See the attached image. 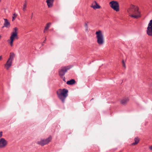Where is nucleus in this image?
Returning <instances> with one entry per match:
<instances>
[{
	"instance_id": "1",
	"label": "nucleus",
	"mask_w": 152,
	"mask_h": 152,
	"mask_svg": "<svg viewBox=\"0 0 152 152\" xmlns=\"http://www.w3.org/2000/svg\"><path fill=\"white\" fill-rule=\"evenodd\" d=\"M127 11L129 15L132 18L137 19L141 17L140 13L139 11L138 8L135 5H130Z\"/></svg>"
},
{
	"instance_id": "2",
	"label": "nucleus",
	"mask_w": 152,
	"mask_h": 152,
	"mask_svg": "<svg viewBox=\"0 0 152 152\" xmlns=\"http://www.w3.org/2000/svg\"><path fill=\"white\" fill-rule=\"evenodd\" d=\"M68 91L66 88L62 89H59L56 91L58 97L61 101L62 103L65 102V99L68 96Z\"/></svg>"
},
{
	"instance_id": "3",
	"label": "nucleus",
	"mask_w": 152,
	"mask_h": 152,
	"mask_svg": "<svg viewBox=\"0 0 152 152\" xmlns=\"http://www.w3.org/2000/svg\"><path fill=\"white\" fill-rule=\"evenodd\" d=\"M96 37L97 39V42L99 45H102L104 43L103 36L101 31L99 30L96 32Z\"/></svg>"
},
{
	"instance_id": "4",
	"label": "nucleus",
	"mask_w": 152,
	"mask_h": 152,
	"mask_svg": "<svg viewBox=\"0 0 152 152\" xmlns=\"http://www.w3.org/2000/svg\"><path fill=\"white\" fill-rule=\"evenodd\" d=\"M110 7L114 11L118 12L119 11V5L118 3L116 1H112L109 3Z\"/></svg>"
},
{
	"instance_id": "5",
	"label": "nucleus",
	"mask_w": 152,
	"mask_h": 152,
	"mask_svg": "<svg viewBox=\"0 0 152 152\" xmlns=\"http://www.w3.org/2000/svg\"><path fill=\"white\" fill-rule=\"evenodd\" d=\"M71 67L70 66L61 67V69L59 70V75L60 76L61 78H62L67 70L69 69Z\"/></svg>"
},
{
	"instance_id": "6",
	"label": "nucleus",
	"mask_w": 152,
	"mask_h": 152,
	"mask_svg": "<svg viewBox=\"0 0 152 152\" xmlns=\"http://www.w3.org/2000/svg\"><path fill=\"white\" fill-rule=\"evenodd\" d=\"M52 137L50 136L48 138L46 139H42L40 141H37V144L43 146L45 145L48 143L51 140Z\"/></svg>"
},
{
	"instance_id": "7",
	"label": "nucleus",
	"mask_w": 152,
	"mask_h": 152,
	"mask_svg": "<svg viewBox=\"0 0 152 152\" xmlns=\"http://www.w3.org/2000/svg\"><path fill=\"white\" fill-rule=\"evenodd\" d=\"M10 39V40H8V42H9V41H10L9 42L11 46H12L13 45V42L14 39H18L17 32L12 33Z\"/></svg>"
},
{
	"instance_id": "8",
	"label": "nucleus",
	"mask_w": 152,
	"mask_h": 152,
	"mask_svg": "<svg viewBox=\"0 0 152 152\" xmlns=\"http://www.w3.org/2000/svg\"><path fill=\"white\" fill-rule=\"evenodd\" d=\"M147 34L149 36H152V20H150L147 30Z\"/></svg>"
},
{
	"instance_id": "9",
	"label": "nucleus",
	"mask_w": 152,
	"mask_h": 152,
	"mask_svg": "<svg viewBox=\"0 0 152 152\" xmlns=\"http://www.w3.org/2000/svg\"><path fill=\"white\" fill-rule=\"evenodd\" d=\"M7 144V142L4 138L0 139V148L5 147Z\"/></svg>"
},
{
	"instance_id": "10",
	"label": "nucleus",
	"mask_w": 152,
	"mask_h": 152,
	"mask_svg": "<svg viewBox=\"0 0 152 152\" xmlns=\"http://www.w3.org/2000/svg\"><path fill=\"white\" fill-rule=\"evenodd\" d=\"M12 61L10 59H8L5 64H4V66L5 68L7 70H8L10 67L12 66Z\"/></svg>"
},
{
	"instance_id": "11",
	"label": "nucleus",
	"mask_w": 152,
	"mask_h": 152,
	"mask_svg": "<svg viewBox=\"0 0 152 152\" xmlns=\"http://www.w3.org/2000/svg\"><path fill=\"white\" fill-rule=\"evenodd\" d=\"M4 26L2 27V28H4V27L7 28H9L10 26V22L8 20L5 18H4Z\"/></svg>"
},
{
	"instance_id": "12",
	"label": "nucleus",
	"mask_w": 152,
	"mask_h": 152,
	"mask_svg": "<svg viewBox=\"0 0 152 152\" xmlns=\"http://www.w3.org/2000/svg\"><path fill=\"white\" fill-rule=\"evenodd\" d=\"M91 7L93 8L94 9H99L100 8V6L96 2L94 1L91 6Z\"/></svg>"
},
{
	"instance_id": "13",
	"label": "nucleus",
	"mask_w": 152,
	"mask_h": 152,
	"mask_svg": "<svg viewBox=\"0 0 152 152\" xmlns=\"http://www.w3.org/2000/svg\"><path fill=\"white\" fill-rule=\"evenodd\" d=\"M128 97H124L120 100V103L123 105L126 104L129 101Z\"/></svg>"
},
{
	"instance_id": "14",
	"label": "nucleus",
	"mask_w": 152,
	"mask_h": 152,
	"mask_svg": "<svg viewBox=\"0 0 152 152\" xmlns=\"http://www.w3.org/2000/svg\"><path fill=\"white\" fill-rule=\"evenodd\" d=\"M54 0H47L46 2L49 7H50L53 6V3Z\"/></svg>"
},
{
	"instance_id": "15",
	"label": "nucleus",
	"mask_w": 152,
	"mask_h": 152,
	"mask_svg": "<svg viewBox=\"0 0 152 152\" xmlns=\"http://www.w3.org/2000/svg\"><path fill=\"white\" fill-rule=\"evenodd\" d=\"M75 83V81L73 79H72L69 80L68 81L66 82V83L68 85H72L74 84Z\"/></svg>"
},
{
	"instance_id": "16",
	"label": "nucleus",
	"mask_w": 152,
	"mask_h": 152,
	"mask_svg": "<svg viewBox=\"0 0 152 152\" xmlns=\"http://www.w3.org/2000/svg\"><path fill=\"white\" fill-rule=\"evenodd\" d=\"M134 140V142L132 144V145H137L140 141L139 138L137 137L135 138Z\"/></svg>"
},
{
	"instance_id": "17",
	"label": "nucleus",
	"mask_w": 152,
	"mask_h": 152,
	"mask_svg": "<svg viewBox=\"0 0 152 152\" xmlns=\"http://www.w3.org/2000/svg\"><path fill=\"white\" fill-rule=\"evenodd\" d=\"M15 54L14 53L11 52L10 53V57L8 59H10V60L13 61L14 58L15 56Z\"/></svg>"
},
{
	"instance_id": "18",
	"label": "nucleus",
	"mask_w": 152,
	"mask_h": 152,
	"mask_svg": "<svg viewBox=\"0 0 152 152\" xmlns=\"http://www.w3.org/2000/svg\"><path fill=\"white\" fill-rule=\"evenodd\" d=\"M51 23H48L46 26L45 27V29H48L50 27V25Z\"/></svg>"
},
{
	"instance_id": "19",
	"label": "nucleus",
	"mask_w": 152,
	"mask_h": 152,
	"mask_svg": "<svg viewBox=\"0 0 152 152\" xmlns=\"http://www.w3.org/2000/svg\"><path fill=\"white\" fill-rule=\"evenodd\" d=\"M27 4L26 3H25L23 5V10L24 11H25L26 10V7Z\"/></svg>"
},
{
	"instance_id": "20",
	"label": "nucleus",
	"mask_w": 152,
	"mask_h": 152,
	"mask_svg": "<svg viewBox=\"0 0 152 152\" xmlns=\"http://www.w3.org/2000/svg\"><path fill=\"white\" fill-rule=\"evenodd\" d=\"M122 64H123V66L124 67H125V62L123 60H122Z\"/></svg>"
},
{
	"instance_id": "21",
	"label": "nucleus",
	"mask_w": 152,
	"mask_h": 152,
	"mask_svg": "<svg viewBox=\"0 0 152 152\" xmlns=\"http://www.w3.org/2000/svg\"><path fill=\"white\" fill-rule=\"evenodd\" d=\"M88 22H87L85 24V26L86 27H88Z\"/></svg>"
},
{
	"instance_id": "22",
	"label": "nucleus",
	"mask_w": 152,
	"mask_h": 152,
	"mask_svg": "<svg viewBox=\"0 0 152 152\" xmlns=\"http://www.w3.org/2000/svg\"><path fill=\"white\" fill-rule=\"evenodd\" d=\"M14 30L15 31L14 32H17V31L18 30V28L17 27H15L14 28Z\"/></svg>"
},
{
	"instance_id": "23",
	"label": "nucleus",
	"mask_w": 152,
	"mask_h": 152,
	"mask_svg": "<svg viewBox=\"0 0 152 152\" xmlns=\"http://www.w3.org/2000/svg\"><path fill=\"white\" fill-rule=\"evenodd\" d=\"M16 17H15V16H13L12 17V21H13L15 19V18H16Z\"/></svg>"
},
{
	"instance_id": "24",
	"label": "nucleus",
	"mask_w": 152,
	"mask_h": 152,
	"mask_svg": "<svg viewBox=\"0 0 152 152\" xmlns=\"http://www.w3.org/2000/svg\"><path fill=\"white\" fill-rule=\"evenodd\" d=\"M2 135V132H0V137H1Z\"/></svg>"
},
{
	"instance_id": "25",
	"label": "nucleus",
	"mask_w": 152,
	"mask_h": 152,
	"mask_svg": "<svg viewBox=\"0 0 152 152\" xmlns=\"http://www.w3.org/2000/svg\"><path fill=\"white\" fill-rule=\"evenodd\" d=\"M13 15L14 16L17 17V14H16L15 13H13Z\"/></svg>"
},
{
	"instance_id": "26",
	"label": "nucleus",
	"mask_w": 152,
	"mask_h": 152,
	"mask_svg": "<svg viewBox=\"0 0 152 152\" xmlns=\"http://www.w3.org/2000/svg\"><path fill=\"white\" fill-rule=\"evenodd\" d=\"M62 78H63V80L65 82V77H63Z\"/></svg>"
},
{
	"instance_id": "27",
	"label": "nucleus",
	"mask_w": 152,
	"mask_h": 152,
	"mask_svg": "<svg viewBox=\"0 0 152 152\" xmlns=\"http://www.w3.org/2000/svg\"><path fill=\"white\" fill-rule=\"evenodd\" d=\"M48 30V29H45H45H44V33H46V32Z\"/></svg>"
},
{
	"instance_id": "28",
	"label": "nucleus",
	"mask_w": 152,
	"mask_h": 152,
	"mask_svg": "<svg viewBox=\"0 0 152 152\" xmlns=\"http://www.w3.org/2000/svg\"><path fill=\"white\" fill-rule=\"evenodd\" d=\"M86 31H88V26L87 27H86Z\"/></svg>"
},
{
	"instance_id": "29",
	"label": "nucleus",
	"mask_w": 152,
	"mask_h": 152,
	"mask_svg": "<svg viewBox=\"0 0 152 152\" xmlns=\"http://www.w3.org/2000/svg\"><path fill=\"white\" fill-rule=\"evenodd\" d=\"M149 148L151 150H152V145L150 146L149 147Z\"/></svg>"
},
{
	"instance_id": "30",
	"label": "nucleus",
	"mask_w": 152,
	"mask_h": 152,
	"mask_svg": "<svg viewBox=\"0 0 152 152\" xmlns=\"http://www.w3.org/2000/svg\"><path fill=\"white\" fill-rule=\"evenodd\" d=\"M46 40V38H45V40H44V41L43 42V43H45V42Z\"/></svg>"
},
{
	"instance_id": "31",
	"label": "nucleus",
	"mask_w": 152,
	"mask_h": 152,
	"mask_svg": "<svg viewBox=\"0 0 152 152\" xmlns=\"http://www.w3.org/2000/svg\"><path fill=\"white\" fill-rule=\"evenodd\" d=\"M33 13H32V15H31V19L32 18V16H33Z\"/></svg>"
},
{
	"instance_id": "32",
	"label": "nucleus",
	"mask_w": 152,
	"mask_h": 152,
	"mask_svg": "<svg viewBox=\"0 0 152 152\" xmlns=\"http://www.w3.org/2000/svg\"><path fill=\"white\" fill-rule=\"evenodd\" d=\"M2 57L1 56H0V60L1 59Z\"/></svg>"
},
{
	"instance_id": "33",
	"label": "nucleus",
	"mask_w": 152,
	"mask_h": 152,
	"mask_svg": "<svg viewBox=\"0 0 152 152\" xmlns=\"http://www.w3.org/2000/svg\"><path fill=\"white\" fill-rule=\"evenodd\" d=\"M93 99H94L93 98H92V99H91V100H93Z\"/></svg>"
},
{
	"instance_id": "34",
	"label": "nucleus",
	"mask_w": 152,
	"mask_h": 152,
	"mask_svg": "<svg viewBox=\"0 0 152 152\" xmlns=\"http://www.w3.org/2000/svg\"><path fill=\"white\" fill-rule=\"evenodd\" d=\"M1 0H0V2H1Z\"/></svg>"
}]
</instances>
